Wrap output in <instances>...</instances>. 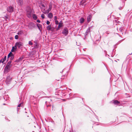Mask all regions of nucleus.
Returning a JSON list of instances; mask_svg holds the SVG:
<instances>
[{"label":"nucleus","mask_w":132,"mask_h":132,"mask_svg":"<svg viewBox=\"0 0 132 132\" xmlns=\"http://www.w3.org/2000/svg\"><path fill=\"white\" fill-rule=\"evenodd\" d=\"M55 24H59L58 21L57 20H55Z\"/></svg>","instance_id":"c85d7f7f"},{"label":"nucleus","mask_w":132,"mask_h":132,"mask_svg":"<svg viewBox=\"0 0 132 132\" xmlns=\"http://www.w3.org/2000/svg\"><path fill=\"white\" fill-rule=\"evenodd\" d=\"M6 57L5 56L4 58L2 59L0 61V62L3 63L6 60Z\"/></svg>","instance_id":"f8f14e48"},{"label":"nucleus","mask_w":132,"mask_h":132,"mask_svg":"<svg viewBox=\"0 0 132 132\" xmlns=\"http://www.w3.org/2000/svg\"><path fill=\"white\" fill-rule=\"evenodd\" d=\"M62 33L63 34L65 35H67L68 33V30L66 28H65L62 32Z\"/></svg>","instance_id":"423d86ee"},{"label":"nucleus","mask_w":132,"mask_h":132,"mask_svg":"<svg viewBox=\"0 0 132 132\" xmlns=\"http://www.w3.org/2000/svg\"><path fill=\"white\" fill-rule=\"evenodd\" d=\"M37 22H38V23H40V20H37Z\"/></svg>","instance_id":"72a5a7b5"},{"label":"nucleus","mask_w":132,"mask_h":132,"mask_svg":"<svg viewBox=\"0 0 132 132\" xmlns=\"http://www.w3.org/2000/svg\"><path fill=\"white\" fill-rule=\"evenodd\" d=\"M23 46V44L21 42H16L15 44V47H18V48H21Z\"/></svg>","instance_id":"f03ea898"},{"label":"nucleus","mask_w":132,"mask_h":132,"mask_svg":"<svg viewBox=\"0 0 132 132\" xmlns=\"http://www.w3.org/2000/svg\"><path fill=\"white\" fill-rule=\"evenodd\" d=\"M13 53L11 52H10L8 54V55L7 56V58H9L10 57H11L12 56V55H13Z\"/></svg>","instance_id":"a211bd4d"},{"label":"nucleus","mask_w":132,"mask_h":132,"mask_svg":"<svg viewBox=\"0 0 132 132\" xmlns=\"http://www.w3.org/2000/svg\"><path fill=\"white\" fill-rule=\"evenodd\" d=\"M11 61H9L7 63L6 65L5 68V70L6 71H8L10 68V64L11 63Z\"/></svg>","instance_id":"20e7f679"},{"label":"nucleus","mask_w":132,"mask_h":132,"mask_svg":"<svg viewBox=\"0 0 132 132\" xmlns=\"http://www.w3.org/2000/svg\"><path fill=\"white\" fill-rule=\"evenodd\" d=\"M86 2V1L85 0H82L80 2V4L81 5H83Z\"/></svg>","instance_id":"9b49d317"},{"label":"nucleus","mask_w":132,"mask_h":132,"mask_svg":"<svg viewBox=\"0 0 132 132\" xmlns=\"http://www.w3.org/2000/svg\"><path fill=\"white\" fill-rule=\"evenodd\" d=\"M113 103L115 104H118L120 103L117 100H113Z\"/></svg>","instance_id":"9d476101"},{"label":"nucleus","mask_w":132,"mask_h":132,"mask_svg":"<svg viewBox=\"0 0 132 132\" xmlns=\"http://www.w3.org/2000/svg\"><path fill=\"white\" fill-rule=\"evenodd\" d=\"M57 18L56 16H55L54 17V20H57Z\"/></svg>","instance_id":"2f4dec72"},{"label":"nucleus","mask_w":132,"mask_h":132,"mask_svg":"<svg viewBox=\"0 0 132 132\" xmlns=\"http://www.w3.org/2000/svg\"><path fill=\"white\" fill-rule=\"evenodd\" d=\"M27 12V15L28 17L29 18L31 17L32 14V10L30 7L28 6L27 7L26 9Z\"/></svg>","instance_id":"f257e3e1"},{"label":"nucleus","mask_w":132,"mask_h":132,"mask_svg":"<svg viewBox=\"0 0 132 132\" xmlns=\"http://www.w3.org/2000/svg\"><path fill=\"white\" fill-rule=\"evenodd\" d=\"M57 80H58V79H57Z\"/></svg>","instance_id":"c9c22d12"},{"label":"nucleus","mask_w":132,"mask_h":132,"mask_svg":"<svg viewBox=\"0 0 132 132\" xmlns=\"http://www.w3.org/2000/svg\"><path fill=\"white\" fill-rule=\"evenodd\" d=\"M96 40H101V36L100 35H98L96 37Z\"/></svg>","instance_id":"4468645a"},{"label":"nucleus","mask_w":132,"mask_h":132,"mask_svg":"<svg viewBox=\"0 0 132 132\" xmlns=\"http://www.w3.org/2000/svg\"><path fill=\"white\" fill-rule=\"evenodd\" d=\"M11 79V78L10 76H8L6 78V82L7 84H9Z\"/></svg>","instance_id":"0eeeda50"},{"label":"nucleus","mask_w":132,"mask_h":132,"mask_svg":"<svg viewBox=\"0 0 132 132\" xmlns=\"http://www.w3.org/2000/svg\"><path fill=\"white\" fill-rule=\"evenodd\" d=\"M44 16H45V15L44 14H42V15H41V17L43 19H44V18L45 17H44Z\"/></svg>","instance_id":"cd10ccee"},{"label":"nucleus","mask_w":132,"mask_h":132,"mask_svg":"<svg viewBox=\"0 0 132 132\" xmlns=\"http://www.w3.org/2000/svg\"><path fill=\"white\" fill-rule=\"evenodd\" d=\"M18 2L21 5L23 4V0H17Z\"/></svg>","instance_id":"dca6fc26"},{"label":"nucleus","mask_w":132,"mask_h":132,"mask_svg":"<svg viewBox=\"0 0 132 132\" xmlns=\"http://www.w3.org/2000/svg\"><path fill=\"white\" fill-rule=\"evenodd\" d=\"M22 59V58L21 57H20L18 59V60L19 62H20Z\"/></svg>","instance_id":"b1692460"},{"label":"nucleus","mask_w":132,"mask_h":132,"mask_svg":"<svg viewBox=\"0 0 132 132\" xmlns=\"http://www.w3.org/2000/svg\"><path fill=\"white\" fill-rule=\"evenodd\" d=\"M85 21V19L83 18H81L80 20V23H83Z\"/></svg>","instance_id":"ddd939ff"},{"label":"nucleus","mask_w":132,"mask_h":132,"mask_svg":"<svg viewBox=\"0 0 132 132\" xmlns=\"http://www.w3.org/2000/svg\"><path fill=\"white\" fill-rule=\"evenodd\" d=\"M50 22L48 21H47L46 22V23L47 25H48L50 24Z\"/></svg>","instance_id":"c756f323"},{"label":"nucleus","mask_w":132,"mask_h":132,"mask_svg":"<svg viewBox=\"0 0 132 132\" xmlns=\"http://www.w3.org/2000/svg\"><path fill=\"white\" fill-rule=\"evenodd\" d=\"M23 33V31H20L18 32L17 34L18 35H21Z\"/></svg>","instance_id":"4be33fe9"},{"label":"nucleus","mask_w":132,"mask_h":132,"mask_svg":"<svg viewBox=\"0 0 132 132\" xmlns=\"http://www.w3.org/2000/svg\"><path fill=\"white\" fill-rule=\"evenodd\" d=\"M16 49L17 47H15V46H13L12 47V49L11 50V51L12 52H15V51H16Z\"/></svg>","instance_id":"1a4fd4ad"},{"label":"nucleus","mask_w":132,"mask_h":132,"mask_svg":"<svg viewBox=\"0 0 132 132\" xmlns=\"http://www.w3.org/2000/svg\"><path fill=\"white\" fill-rule=\"evenodd\" d=\"M52 5L51 4H50L49 5L48 9L46 11H45V9L43 8V10L42 9V11L44 13H48L50 11L52 8Z\"/></svg>","instance_id":"7ed1b4c3"},{"label":"nucleus","mask_w":132,"mask_h":132,"mask_svg":"<svg viewBox=\"0 0 132 132\" xmlns=\"http://www.w3.org/2000/svg\"><path fill=\"white\" fill-rule=\"evenodd\" d=\"M92 18V16L90 15H88L87 18V22H89L91 20V18Z\"/></svg>","instance_id":"6e6552de"},{"label":"nucleus","mask_w":132,"mask_h":132,"mask_svg":"<svg viewBox=\"0 0 132 132\" xmlns=\"http://www.w3.org/2000/svg\"><path fill=\"white\" fill-rule=\"evenodd\" d=\"M53 16V14L51 13H50L48 15V17L50 18L51 19Z\"/></svg>","instance_id":"2eb2a0df"},{"label":"nucleus","mask_w":132,"mask_h":132,"mask_svg":"<svg viewBox=\"0 0 132 132\" xmlns=\"http://www.w3.org/2000/svg\"><path fill=\"white\" fill-rule=\"evenodd\" d=\"M29 44L30 45H33V43L30 41L29 42Z\"/></svg>","instance_id":"a878e982"},{"label":"nucleus","mask_w":132,"mask_h":132,"mask_svg":"<svg viewBox=\"0 0 132 132\" xmlns=\"http://www.w3.org/2000/svg\"><path fill=\"white\" fill-rule=\"evenodd\" d=\"M15 62H16L17 63H18L19 62V61H18V60H15Z\"/></svg>","instance_id":"473e14b6"},{"label":"nucleus","mask_w":132,"mask_h":132,"mask_svg":"<svg viewBox=\"0 0 132 132\" xmlns=\"http://www.w3.org/2000/svg\"><path fill=\"white\" fill-rule=\"evenodd\" d=\"M62 23L61 22H60L59 24V26L58 27V28H59L61 27L62 26Z\"/></svg>","instance_id":"6ab92c4d"},{"label":"nucleus","mask_w":132,"mask_h":132,"mask_svg":"<svg viewBox=\"0 0 132 132\" xmlns=\"http://www.w3.org/2000/svg\"><path fill=\"white\" fill-rule=\"evenodd\" d=\"M13 10V8L12 7L10 6L8 7L7 9V11L10 12H12Z\"/></svg>","instance_id":"39448f33"},{"label":"nucleus","mask_w":132,"mask_h":132,"mask_svg":"<svg viewBox=\"0 0 132 132\" xmlns=\"http://www.w3.org/2000/svg\"><path fill=\"white\" fill-rule=\"evenodd\" d=\"M42 6L43 7H42V9H43H43H44L43 8H44H44L45 7V6H44V4H42Z\"/></svg>","instance_id":"7c9ffc66"},{"label":"nucleus","mask_w":132,"mask_h":132,"mask_svg":"<svg viewBox=\"0 0 132 132\" xmlns=\"http://www.w3.org/2000/svg\"><path fill=\"white\" fill-rule=\"evenodd\" d=\"M14 56L13 55H12V56H11L10 60H13L14 58Z\"/></svg>","instance_id":"393cba45"},{"label":"nucleus","mask_w":132,"mask_h":132,"mask_svg":"<svg viewBox=\"0 0 132 132\" xmlns=\"http://www.w3.org/2000/svg\"><path fill=\"white\" fill-rule=\"evenodd\" d=\"M6 18H7V16H6Z\"/></svg>","instance_id":"f704fd0d"},{"label":"nucleus","mask_w":132,"mask_h":132,"mask_svg":"<svg viewBox=\"0 0 132 132\" xmlns=\"http://www.w3.org/2000/svg\"><path fill=\"white\" fill-rule=\"evenodd\" d=\"M37 25L39 29H40V28H41L42 27L41 25L40 24H37Z\"/></svg>","instance_id":"412c9836"},{"label":"nucleus","mask_w":132,"mask_h":132,"mask_svg":"<svg viewBox=\"0 0 132 132\" xmlns=\"http://www.w3.org/2000/svg\"><path fill=\"white\" fill-rule=\"evenodd\" d=\"M23 103H21L20 104H19V105L18 106V107H20L21 106H23Z\"/></svg>","instance_id":"5701e85b"},{"label":"nucleus","mask_w":132,"mask_h":132,"mask_svg":"<svg viewBox=\"0 0 132 132\" xmlns=\"http://www.w3.org/2000/svg\"><path fill=\"white\" fill-rule=\"evenodd\" d=\"M33 18L35 20L36 19H37V17L35 14H34L33 15Z\"/></svg>","instance_id":"aec40b11"},{"label":"nucleus","mask_w":132,"mask_h":132,"mask_svg":"<svg viewBox=\"0 0 132 132\" xmlns=\"http://www.w3.org/2000/svg\"><path fill=\"white\" fill-rule=\"evenodd\" d=\"M15 39H18V35H16L15 37Z\"/></svg>","instance_id":"bb28decb"},{"label":"nucleus","mask_w":132,"mask_h":132,"mask_svg":"<svg viewBox=\"0 0 132 132\" xmlns=\"http://www.w3.org/2000/svg\"><path fill=\"white\" fill-rule=\"evenodd\" d=\"M52 28L51 25H49L47 27V29L48 30H50L52 29Z\"/></svg>","instance_id":"f3484780"}]
</instances>
